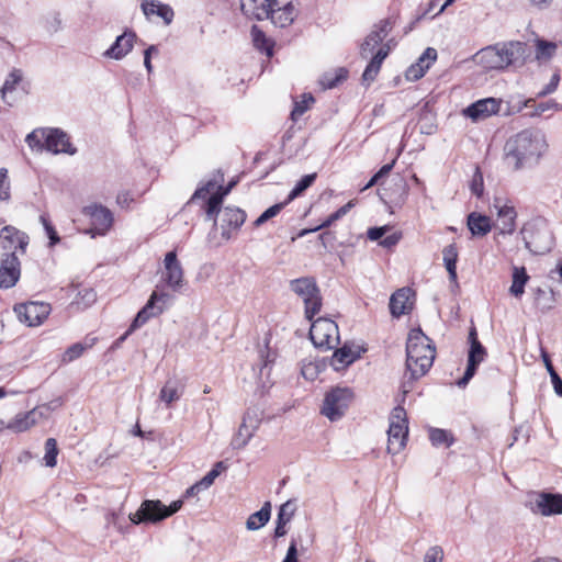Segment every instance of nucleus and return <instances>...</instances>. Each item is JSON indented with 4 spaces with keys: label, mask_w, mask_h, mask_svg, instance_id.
Instances as JSON below:
<instances>
[{
    "label": "nucleus",
    "mask_w": 562,
    "mask_h": 562,
    "mask_svg": "<svg viewBox=\"0 0 562 562\" xmlns=\"http://www.w3.org/2000/svg\"><path fill=\"white\" fill-rule=\"evenodd\" d=\"M22 80V74L20 70H13L9 74L7 77L2 88H1V97L3 102H5L8 105H13L14 98L11 97V93L15 90L16 86Z\"/></svg>",
    "instance_id": "c9c22d12"
},
{
    "label": "nucleus",
    "mask_w": 562,
    "mask_h": 562,
    "mask_svg": "<svg viewBox=\"0 0 562 562\" xmlns=\"http://www.w3.org/2000/svg\"><path fill=\"white\" fill-rule=\"evenodd\" d=\"M310 337L316 348L324 350L336 348L340 341L337 324L325 317H319L313 322Z\"/></svg>",
    "instance_id": "1a4fd4ad"
},
{
    "label": "nucleus",
    "mask_w": 562,
    "mask_h": 562,
    "mask_svg": "<svg viewBox=\"0 0 562 562\" xmlns=\"http://www.w3.org/2000/svg\"><path fill=\"white\" fill-rule=\"evenodd\" d=\"M57 441L54 438H48L45 441V454L44 461L45 465L49 468H54L57 464V456H58Z\"/></svg>",
    "instance_id": "a18cd8bd"
},
{
    "label": "nucleus",
    "mask_w": 562,
    "mask_h": 562,
    "mask_svg": "<svg viewBox=\"0 0 562 562\" xmlns=\"http://www.w3.org/2000/svg\"><path fill=\"white\" fill-rule=\"evenodd\" d=\"M42 26L49 35L63 30L64 23L60 12H49L42 20Z\"/></svg>",
    "instance_id": "a19ab883"
},
{
    "label": "nucleus",
    "mask_w": 562,
    "mask_h": 562,
    "mask_svg": "<svg viewBox=\"0 0 562 562\" xmlns=\"http://www.w3.org/2000/svg\"><path fill=\"white\" fill-rule=\"evenodd\" d=\"M436 349L420 328L412 329L406 344V368L413 380L425 375L432 366Z\"/></svg>",
    "instance_id": "f03ea898"
},
{
    "label": "nucleus",
    "mask_w": 562,
    "mask_h": 562,
    "mask_svg": "<svg viewBox=\"0 0 562 562\" xmlns=\"http://www.w3.org/2000/svg\"><path fill=\"white\" fill-rule=\"evenodd\" d=\"M529 508L533 514L555 516L562 514V494L535 492L529 499Z\"/></svg>",
    "instance_id": "ddd939ff"
},
{
    "label": "nucleus",
    "mask_w": 562,
    "mask_h": 562,
    "mask_svg": "<svg viewBox=\"0 0 562 562\" xmlns=\"http://www.w3.org/2000/svg\"><path fill=\"white\" fill-rule=\"evenodd\" d=\"M468 227L471 231L472 235L485 236L491 232V220L485 215L474 212L468 216Z\"/></svg>",
    "instance_id": "473e14b6"
},
{
    "label": "nucleus",
    "mask_w": 562,
    "mask_h": 562,
    "mask_svg": "<svg viewBox=\"0 0 562 562\" xmlns=\"http://www.w3.org/2000/svg\"><path fill=\"white\" fill-rule=\"evenodd\" d=\"M560 81V76L554 74L550 80V82L538 93L539 97H544L549 93H552L558 88Z\"/></svg>",
    "instance_id": "338daca9"
},
{
    "label": "nucleus",
    "mask_w": 562,
    "mask_h": 562,
    "mask_svg": "<svg viewBox=\"0 0 562 562\" xmlns=\"http://www.w3.org/2000/svg\"><path fill=\"white\" fill-rule=\"evenodd\" d=\"M288 203L283 202V203H277L272 206H270L269 209H267L255 222H254V226L255 227H259L261 226L262 224H265L266 222H268L269 220L273 218L274 216H277L281 210Z\"/></svg>",
    "instance_id": "864d4df0"
},
{
    "label": "nucleus",
    "mask_w": 562,
    "mask_h": 562,
    "mask_svg": "<svg viewBox=\"0 0 562 562\" xmlns=\"http://www.w3.org/2000/svg\"><path fill=\"white\" fill-rule=\"evenodd\" d=\"M437 50L432 47H427L418 57L416 64L422 67L425 72H427L430 66L437 60Z\"/></svg>",
    "instance_id": "3c124183"
},
{
    "label": "nucleus",
    "mask_w": 562,
    "mask_h": 562,
    "mask_svg": "<svg viewBox=\"0 0 562 562\" xmlns=\"http://www.w3.org/2000/svg\"><path fill=\"white\" fill-rule=\"evenodd\" d=\"M314 98L311 93H304L302 95V100L299 102H295L294 109L292 110L291 116L293 120H296L301 115L304 114L306 110L310 109L311 104L314 103Z\"/></svg>",
    "instance_id": "603ef678"
},
{
    "label": "nucleus",
    "mask_w": 562,
    "mask_h": 562,
    "mask_svg": "<svg viewBox=\"0 0 562 562\" xmlns=\"http://www.w3.org/2000/svg\"><path fill=\"white\" fill-rule=\"evenodd\" d=\"M389 53H390V46L387 44H383L382 46L379 47V49L372 56L370 63L368 64V66L366 67L364 71H363V75H362L363 81H367L370 83L375 79V77L378 76V74L380 71L382 63L387 57Z\"/></svg>",
    "instance_id": "2f4dec72"
},
{
    "label": "nucleus",
    "mask_w": 562,
    "mask_h": 562,
    "mask_svg": "<svg viewBox=\"0 0 562 562\" xmlns=\"http://www.w3.org/2000/svg\"><path fill=\"white\" fill-rule=\"evenodd\" d=\"M182 505V499H177L169 506H166L159 499H146L140 504L137 512L130 514L128 518L135 525L156 524L177 513Z\"/></svg>",
    "instance_id": "39448f33"
},
{
    "label": "nucleus",
    "mask_w": 562,
    "mask_h": 562,
    "mask_svg": "<svg viewBox=\"0 0 562 562\" xmlns=\"http://www.w3.org/2000/svg\"><path fill=\"white\" fill-rule=\"evenodd\" d=\"M272 0H240L241 11L245 15L258 21L266 20Z\"/></svg>",
    "instance_id": "c756f323"
},
{
    "label": "nucleus",
    "mask_w": 562,
    "mask_h": 562,
    "mask_svg": "<svg viewBox=\"0 0 562 562\" xmlns=\"http://www.w3.org/2000/svg\"><path fill=\"white\" fill-rule=\"evenodd\" d=\"M361 348L351 342L344 344L335 350L330 359V366L335 371H341L352 364L361 356Z\"/></svg>",
    "instance_id": "bb28decb"
},
{
    "label": "nucleus",
    "mask_w": 562,
    "mask_h": 562,
    "mask_svg": "<svg viewBox=\"0 0 562 562\" xmlns=\"http://www.w3.org/2000/svg\"><path fill=\"white\" fill-rule=\"evenodd\" d=\"M237 182L231 181L226 188L218 186L216 181H207L204 186L198 188L191 200L205 199L209 194L205 214L206 218H213L217 206H221L225 195L235 187Z\"/></svg>",
    "instance_id": "f8f14e48"
},
{
    "label": "nucleus",
    "mask_w": 562,
    "mask_h": 562,
    "mask_svg": "<svg viewBox=\"0 0 562 562\" xmlns=\"http://www.w3.org/2000/svg\"><path fill=\"white\" fill-rule=\"evenodd\" d=\"M135 40V32L125 31L115 38L114 43L103 53V56L114 60H122L134 48Z\"/></svg>",
    "instance_id": "393cba45"
},
{
    "label": "nucleus",
    "mask_w": 562,
    "mask_h": 562,
    "mask_svg": "<svg viewBox=\"0 0 562 562\" xmlns=\"http://www.w3.org/2000/svg\"><path fill=\"white\" fill-rule=\"evenodd\" d=\"M140 8L143 13L150 18L151 15H157L162 19L166 25L171 24L175 18L173 9L166 3H162L158 0H143L140 3Z\"/></svg>",
    "instance_id": "c85d7f7f"
},
{
    "label": "nucleus",
    "mask_w": 562,
    "mask_h": 562,
    "mask_svg": "<svg viewBox=\"0 0 562 562\" xmlns=\"http://www.w3.org/2000/svg\"><path fill=\"white\" fill-rule=\"evenodd\" d=\"M48 128H35L26 135L25 142L33 151L45 150L46 134Z\"/></svg>",
    "instance_id": "ea45409f"
},
{
    "label": "nucleus",
    "mask_w": 562,
    "mask_h": 562,
    "mask_svg": "<svg viewBox=\"0 0 562 562\" xmlns=\"http://www.w3.org/2000/svg\"><path fill=\"white\" fill-rule=\"evenodd\" d=\"M153 317L155 316L143 307L135 316L130 329L119 339V341H123L132 331L145 325Z\"/></svg>",
    "instance_id": "09e8293b"
},
{
    "label": "nucleus",
    "mask_w": 562,
    "mask_h": 562,
    "mask_svg": "<svg viewBox=\"0 0 562 562\" xmlns=\"http://www.w3.org/2000/svg\"><path fill=\"white\" fill-rule=\"evenodd\" d=\"M296 505L294 501H288L280 506L277 521L288 525L294 516Z\"/></svg>",
    "instance_id": "8fccbe9b"
},
{
    "label": "nucleus",
    "mask_w": 562,
    "mask_h": 562,
    "mask_svg": "<svg viewBox=\"0 0 562 562\" xmlns=\"http://www.w3.org/2000/svg\"><path fill=\"white\" fill-rule=\"evenodd\" d=\"M512 279L513 281L509 288V293L519 299L525 293V285L529 280V276L527 274L525 267H513Z\"/></svg>",
    "instance_id": "72a5a7b5"
},
{
    "label": "nucleus",
    "mask_w": 562,
    "mask_h": 562,
    "mask_svg": "<svg viewBox=\"0 0 562 562\" xmlns=\"http://www.w3.org/2000/svg\"><path fill=\"white\" fill-rule=\"evenodd\" d=\"M0 238L5 252L15 251L18 256L19 254L23 255L29 245V236L11 226L2 228Z\"/></svg>",
    "instance_id": "a878e982"
},
{
    "label": "nucleus",
    "mask_w": 562,
    "mask_h": 562,
    "mask_svg": "<svg viewBox=\"0 0 562 562\" xmlns=\"http://www.w3.org/2000/svg\"><path fill=\"white\" fill-rule=\"evenodd\" d=\"M85 214L90 217L92 227L89 233L92 236L105 235L113 224L112 212L102 205H90L85 207Z\"/></svg>",
    "instance_id": "aec40b11"
},
{
    "label": "nucleus",
    "mask_w": 562,
    "mask_h": 562,
    "mask_svg": "<svg viewBox=\"0 0 562 562\" xmlns=\"http://www.w3.org/2000/svg\"><path fill=\"white\" fill-rule=\"evenodd\" d=\"M549 148L546 134L538 128H526L510 136L503 149L504 164L512 171L537 166Z\"/></svg>",
    "instance_id": "f257e3e1"
},
{
    "label": "nucleus",
    "mask_w": 562,
    "mask_h": 562,
    "mask_svg": "<svg viewBox=\"0 0 562 562\" xmlns=\"http://www.w3.org/2000/svg\"><path fill=\"white\" fill-rule=\"evenodd\" d=\"M158 289H159V285L156 286V290L153 291V293L150 295H156L157 303L159 305H162L164 310H166V307L171 303L172 296L168 292L159 291Z\"/></svg>",
    "instance_id": "e2e57ef3"
},
{
    "label": "nucleus",
    "mask_w": 562,
    "mask_h": 562,
    "mask_svg": "<svg viewBox=\"0 0 562 562\" xmlns=\"http://www.w3.org/2000/svg\"><path fill=\"white\" fill-rule=\"evenodd\" d=\"M184 391V385L177 379H169L166 381L159 392V401L167 407H170L173 402L180 400Z\"/></svg>",
    "instance_id": "7c9ffc66"
},
{
    "label": "nucleus",
    "mask_w": 562,
    "mask_h": 562,
    "mask_svg": "<svg viewBox=\"0 0 562 562\" xmlns=\"http://www.w3.org/2000/svg\"><path fill=\"white\" fill-rule=\"evenodd\" d=\"M414 293L409 288H402L392 294L390 311L395 317L409 313L414 304Z\"/></svg>",
    "instance_id": "cd10ccee"
},
{
    "label": "nucleus",
    "mask_w": 562,
    "mask_h": 562,
    "mask_svg": "<svg viewBox=\"0 0 562 562\" xmlns=\"http://www.w3.org/2000/svg\"><path fill=\"white\" fill-rule=\"evenodd\" d=\"M290 289L303 300L305 316L311 321L322 307V297L315 280L311 277L292 280Z\"/></svg>",
    "instance_id": "6e6552de"
},
{
    "label": "nucleus",
    "mask_w": 562,
    "mask_h": 562,
    "mask_svg": "<svg viewBox=\"0 0 562 562\" xmlns=\"http://www.w3.org/2000/svg\"><path fill=\"white\" fill-rule=\"evenodd\" d=\"M61 404L63 402L60 398H56L47 404L36 406L29 412L19 413L9 422L0 419V432L3 430H10L14 434L27 431L37 425L42 419L48 418L49 413L60 407Z\"/></svg>",
    "instance_id": "20e7f679"
},
{
    "label": "nucleus",
    "mask_w": 562,
    "mask_h": 562,
    "mask_svg": "<svg viewBox=\"0 0 562 562\" xmlns=\"http://www.w3.org/2000/svg\"><path fill=\"white\" fill-rule=\"evenodd\" d=\"M443 560V551L440 547L435 546L429 548L425 555L423 562H442Z\"/></svg>",
    "instance_id": "4d7b16f0"
},
{
    "label": "nucleus",
    "mask_w": 562,
    "mask_h": 562,
    "mask_svg": "<svg viewBox=\"0 0 562 562\" xmlns=\"http://www.w3.org/2000/svg\"><path fill=\"white\" fill-rule=\"evenodd\" d=\"M470 350L468 356V367L462 379L458 381L459 386H464L475 374L477 366L484 361L486 357V349L477 340L476 330L472 328L469 334Z\"/></svg>",
    "instance_id": "f3484780"
},
{
    "label": "nucleus",
    "mask_w": 562,
    "mask_h": 562,
    "mask_svg": "<svg viewBox=\"0 0 562 562\" xmlns=\"http://www.w3.org/2000/svg\"><path fill=\"white\" fill-rule=\"evenodd\" d=\"M297 13L299 11L293 0H272L266 20H270L277 27L284 29L294 22Z\"/></svg>",
    "instance_id": "dca6fc26"
},
{
    "label": "nucleus",
    "mask_w": 562,
    "mask_h": 562,
    "mask_svg": "<svg viewBox=\"0 0 562 562\" xmlns=\"http://www.w3.org/2000/svg\"><path fill=\"white\" fill-rule=\"evenodd\" d=\"M352 398L353 393L349 387H335L326 394L322 414L331 422L338 420L345 415Z\"/></svg>",
    "instance_id": "9d476101"
},
{
    "label": "nucleus",
    "mask_w": 562,
    "mask_h": 562,
    "mask_svg": "<svg viewBox=\"0 0 562 562\" xmlns=\"http://www.w3.org/2000/svg\"><path fill=\"white\" fill-rule=\"evenodd\" d=\"M250 34L254 46L258 50L265 53L267 57H272L274 42L271 38L267 37L266 34L257 25H254L251 27Z\"/></svg>",
    "instance_id": "f704fd0d"
},
{
    "label": "nucleus",
    "mask_w": 562,
    "mask_h": 562,
    "mask_svg": "<svg viewBox=\"0 0 562 562\" xmlns=\"http://www.w3.org/2000/svg\"><path fill=\"white\" fill-rule=\"evenodd\" d=\"M402 238V234L400 232H395L391 235H387L385 238H383L381 241H380V245L385 247V248H391L393 246H395Z\"/></svg>",
    "instance_id": "774afa93"
},
{
    "label": "nucleus",
    "mask_w": 562,
    "mask_h": 562,
    "mask_svg": "<svg viewBox=\"0 0 562 562\" xmlns=\"http://www.w3.org/2000/svg\"><path fill=\"white\" fill-rule=\"evenodd\" d=\"M144 308H146L147 311H149V313L151 315H154L155 317L156 316H159L160 314L164 313V306L162 305H159L157 303V297L156 295H150L147 303L145 304Z\"/></svg>",
    "instance_id": "680f3d73"
},
{
    "label": "nucleus",
    "mask_w": 562,
    "mask_h": 562,
    "mask_svg": "<svg viewBox=\"0 0 562 562\" xmlns=\"http://www.w3.org/2000/svg\"><path fill=\"white\" fill-rule=\"evenodd\" d=\"M86 349H87V346H85L82 344H79V342L74 344L64 352L63 361L64 362L74 361L75 359L79 358L85 352Z\"/></svg>",
    "instance_id": "5fc2aeb1"
},
{
    "label": "nucleus",
    "mask_w": 562,
    "mask_h": 562,
    "mask_svg": "<svg viewBox=\"0 0 562 562\" xmlns=\"http://www.w3.org/2000/svg\"><path fill=\"white\" fill-rule=\"evenodd\" d=\"M153 317L155 316L143 307L135 316L130 329L119 339V341H123L132 331L145 325Z\"/></svg>",
    "instance_id": "de8ad7c7"
},
{
    "label": "nucleus",
    "mask_w": 562,
    "mask_h": 562,
    "mask_svg": "<svg viewBox=\"0 0 562 562\" xmlns=\"http://www.w3.org/2000/svg\"><path fill=\"white\" fill-rule=\"evenodd\" d=\"M52 307L45 302H26L16 304L14 313L21 323L30 327L40 326L50 314Z\"/></svg>",
    "instance_id": "4468645a"
},
{
    "label": "nucleus",
    "mask_w": 562,
    "mask_h": 562,
    "mask_svg": "<svg viewBox=\"0 0 562 562\" xmlns=\"http://www.w3.org/2000/svg\"><path fill=\"white\" fill-rule=\"evenodd\" d=\"M161 282L171 291H179L186 283L184 272L176 251H169L164 258Z\"/></svg>",
    "instance_id": "2eb2a0df"
},
{
    "label": "nucleus",
    "mask_w": 562,
    "mask_h": 562,
    "mask_svg": "<svg viewBox=\"0 0 562 562\" xmlns=\"http://www.w3.org/2000/svg\"><path fill=\"white\" fill-rule=\"evenodd\" d=\"M20 260L15 251L0 255V288L10 289L19 281Z\"/></svg>",
    "instance_id": "a211bd4d"
},
{
    "label": "nucleus",
    "mask_w": 562,
    "mask_h": 562,
    "mask_svg": "<svg viewBox=\"0 0 562 562\" xmlns=\"http://www.w3.org/2000/svg\"><path fill=\"white\" fill-rule=\"evenodd\" d=\"M524 55L525 44L509 42L482 48L472 59L485 70H501L521 60Z\"/></svg>",
    "instance_id": "7ed1b4c3"
},
{
    "label": "nucleus",
    "mask_w": 562,
    "mask_h": 562,
    "mask_svg": "<svg viewBox=\"0 0 562 562\" xmlns=\"http://www.w3.org/2000/svg\"><path fill=\"white\" fill-rule=\"evenodd\" d=\"M260 425V418L256 412H247L232 439L234 449H244L254 437Z\"/></svg>",
    "instance_id": "6ab92c4d"
},
{
    "label": "nucleus",
    "mask_w": 562,
    "mask_h": 562,
    "mask_svg": "<svg viewBox=\"0 0 562 562\" xmlns=\"http://www.w3.org/2000/svg\"><path fill=\"white\" fill-rule=\"evenodd\" d=\"M10 198V182L8 180V169L0 168V200L7 201Z\"/></svg>",
    "instance_id": "6e6d98bb"
},
{
    "label": "nucleus",
    "mask_w": 562,
    "mask_h": 562,
    "mask_svg": "<svg viewBox=\"0 0 562 562\" xmlns=\"http://www.w3.org/2000/svg\"><path fill=\"white\" fill-rule=\"evenodd\" d=\"M323 369L324 364L318 360H304L302 362L301 373L305 380L314 381Z\"/></svg>",
    "instance_id": "37998d69"
},
{
    "label": "nucleus",
    "mask_w": 562,
    "mask_h": 562,
    "mask_svg": "<svg viewBox=\"0 0 562 562\" xmlns=\"http://www.w3.org/2000/svg\"><path fill=\"white\" fill-rule=\"evenodd\" d=\"M443 263L449 274V280L457 283L458 249L454 244L448 245L442 250Z\"/></svg>",
    "instance_id": "e433bc0d"
},
{
    "label": "nucleus",
    "mask_w": 562,
    "mask_h": 562,
    "mask_svg": "<svg viewBox=\"0 0 562 562\" xmlns=\"http://www.w3.org/2000/svg\"><path fill=\"white\" fill-rule=\"evenodd\" d=\"M494 207L497 211L496 228L503 235H510L516 229L517 213L513 205L501 200H495Z\"/></svg>",
    "instance_id": "b1692460"
},
{
    "label": "nucleus",
    "mask_w": 562,
    "mask_h": 562,
    "mask_svg": "<svg viewBox=\"0 0 562 562\" xmlns=\"http://www.w3.org/2000/svg\"><path fill=\"white\" fill-rule=\"evenodd\" d=\"M271 505L269 502L265 503L260 510L251 514L247 521L246 527L248 530H258L263 527L270 519Z\"/></svg>",
    "instance_id": "4c0bfd02"
},
{
    "label": "nucleus",
    "mask_w": 562,
    "mask_h": 562,
    "mask_svg": "<svg viewBox=\"0 0 562 562\" xmlns=\"http://www.w3.org/2000/svg\"><path fill=\"white\" fill-rule=\"evenodd\" d=\"M550 110L558 111V110H560V105L553 100L539 103L536 108L535 114L541 115L542 113L550 111Z\"/></svg>",
    "instance_id": "69168bd1"
},
{
    "label": "nucleus",
    "mask_w": 562,
    "mask_h": 562,
    "mask_svg": "<svg viewBox=\"0 0 562 562\" xmlns=\"http://www.w3.org/2000/svg\"><path fill=\"white\" fill-rule=\"evenodd\" d=\"M41 222H42V224L45 228V232L50 240L49 245L50 246L56 245L59 241L57 232L55 231V228L53 227V225L50 224V222L48 221V218L46 216L42 215Z\"/></svg>",
    "instance_id": "052dcab7"
},
{
    "label": "nucleus",
    "mask_w": 562,
    "mask_h": 562,
    "mask_svg": "<svg viewBox=\"0 0 562 562\" xmlns=\"http://www.w3.org/2000/svg\"><path fill=\"white\" fill-rule=\"evenodd\" d=\"M347 76L348 71L345 68H337L333 71L325 72L321 77L319 83L323 89H331L346 80Z\"/></svg>",
    "instance_id": "58836bf2"
},
{
    "label": "nucleus",
    "mask_w": 562,
    "mask_h": 562,
    "mask_svg": "<svg viewBox=\"0 0 562 562\" xmlns=\"http://www.w3.org/2000/svg\"><path fill=\"white\" fill-rule=\"evenodd\" d=\"M408 436L407 414L403 406L397 405L390 415V425L387 430V452L391 454L400 453L406 446Z\"/></svg>",
    "instance_id": "0eeeda50"
},
{
    "label": "nucleus",
    "mask_w": 562,
    "mask_h": 562,
    "mask_svg": "<svg viewBox=\"0 0 562 562\" xmlns=\"http://www.w3.org/2000/svg\"><path fill=\"white\" fill-rule=\"evenodd\" d=\"M315 179L316 173H310L302 177L289 193L285 203H289L296 199L297 196H300L306 189H308L314 183Z\"/></svg>",
    "instance_id": "c03bdc74"
},
{
    "label": "nucleus",
    "mask_w": 562,
    "mask_h": 562,
    "mask_svg": "<svg viewBox=\"0 0 562 562\" xmlns=\"http://www.w3.org/2000/svg\"><path fill=\"white\" fill-rule=\"evenodd\" d=\"M78 297L81 300L82 305L88 307L95 302L97 293L92 289H83L78 292ZM77 303L80 304V301Z\"/></svg>",
    "instance_id": "bf43d9fd"
},
{
    "label": "nucleus",
    "mask_w": 562,
    "mask_h": 562,
    "mask_svg": "<svg viewBox=\"0 0 562 562\" xmlns=\"http://www.w3.org/2000/svg\"><path fill=\"white\" fill-rule=\"evenodd\" d=\"M521 235L526 248L535 255H543L552 247V234L542 221H531L525 224Z\"/></svg>",
    "instance_id": "423d86ee"
},
{
    "label": "nucleus",
    "mask_w": 562,
    "mask_h": 562,
    "mask_svg": "<svg viewBox=\"0 0 562 562\" xmlns=\"http://www.w3.org/2000/svg\"><path fill=\"white\" fill-rule=\"evenodd\" d=\"M425 71L416 63L412 64L405 71L407 81H417L425 76Z\"/></svg>",
    "instance_id": "13d9d810"
},
{
    "label": "nucleus",
    "mask_w": 562,
    "mask_h": 562,
    "mask_svg": "<svg viewBox=\"0 0 562 562\" xmlns=\"http://www.w3.org/2000/svg\"><path fill=\"white\" fill-rule=\"evenodd\" d=\"M557 50V45L552 42L538 41L536 58L540 61L549 60Z\"/></svg>",
    "instance_id": "49530a36"
},
{
    "label": "nucleus",
    "mask_w": 562,
    "mask_h": 562,
    "mask_svg": "<svg viewBox=\"0 0 562 562\" xmlns=\"http://www.w3.org/2000/svg\"><path fill=\"white\" fill-rule=\"evenodd\" d=\"M392 30L390 20H381L373 26V30L364 38L360 46V54L363 58L373 55L375 48L383 42Z\"/></svg>",
    "instance_id": "5701e85b"
},
{
    "label": "nucleus",
    "mask_w": 562,
    "mask_h": 562,
    "mask_svg": "<svg viewBox=\"0 0 562 562\" xmlns=\"http://www.w3.org/2000/svg\"><path fill=\"white\" fill-rule=\"evenodd\" d=\"M502 100L496 98H485L477 100L463 110V115L473 122H479L497 114L501 110Z\"/></svg>",
    "instance_id": "412c9836"
},
{
    "label": "nucleus",
    "mask_w": 562,
    "mask_h": 562,
    "mask_svg": "<svg viewBox=\"0 0 562 562\" xmlns=\"http://www.w3.org/2000/svg\"><path fill=\"white\" fill-rule=\"evenodd\" d=\"M429 440L435 447L445 446L446 448H449L454 441L451 432L440 428L429 429Z\"/></svg>",
    "instance_id": "79ce46f5"
},
{
    "label": "nucleus",
    "mask_w": 562,
    "mask_h": 562,
    "mask_svg": "<svg viewBox=\"0 0 562 562\" xmlns=\"http://www.w3.org/2000/svg\"><path fill=\"white\" fill-rule=\"evenodd\" d=\"M246 218V212L239 207L226 206L221 209L217 206L214 217L211 220L215 223L218 220L222 238L229 240L238 233Z\"/></svg>",
    "instance_id": "9b49d317"
},
{
    "label": "nucleus",
    "mask_w": 562,
    "mask_h": 562,
    "mask_svg": "<svg viewBox=\"0 0 562 562\" xmlns=\"http://www.w3.org/2000/svg\"><path fill=\"white\" fill-rule=\"evenodd\" d=\"M389 229L390 227L386 225L381 227H372L368 229L367 235L370 240L374 241L381 239Z\"/></svg>",
    "instance_id": "0e129e2a"
},
{
    "label": "nucleus",
    "mask_w": 562,
    "mask_h": 562,
    "mask_svg": "<svg viewBox=\"0 0 562 562\" xmlns=\"http://www.w3.org/2000/svg\"><path fill=\"white\" fill-rule=\"evenodd\" d=\"M45 150L58 155H75L77 148L70 143L69 136L59 128H48L46 134Z\"/></svg>",
    "instance_id": "4be33fe9"
}]
</instances>
